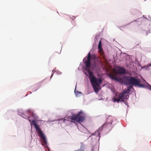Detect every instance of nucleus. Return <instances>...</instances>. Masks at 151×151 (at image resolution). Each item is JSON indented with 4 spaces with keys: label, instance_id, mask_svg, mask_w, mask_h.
Wrapping results in <instances>:
<instances>
[{
    "label": "nucleus",
    "instance_id": "nucleus-4",
    "mask_svg": "<svg viewBox=\"0 0 151 151\" xmlns=\"http://www.w3.org/2000/svg\"><path fill=\"white\" fill-rule=\"evenodd\" d=\"M124 79L125 84L128 85H132L141 87L144 86L143 84L140 83L139 79L136 78L134 77L126 76L124 78Z\"/></svg>",
    "mask_w": 151,
    "mask_h": 151
},
{
    "label": "nucleus",
    "instance_id": "nucleus-9",
    "mask_svg": "<svg viewBox=\"0 0 151 151\" xmlns=\"http://www.w3.org/2000/svg\"><path fill=\"white\" fill-rule=\"evenodd\" d=\"M148 30H145V34L146 35H148V32L150 33L151 32V24L149 25L148 26Z\"/></svg>",
    "mask_w": 151,
    "mask_h": 151
},
{
    "label": "nucleus",
    "instance_id": "nucleus-1",
    "mask_svg": "<svg viewBox=\"0 0 151 151\" xmlns=\"http://www.w3.org/2000/svg\"><path fill=\"white\" fill-rule=\"evenodd\" d=\"M132 88V86H129L127 89H124L121 93H117L115 95L113 99V102H123L126 105L127 103L124 102L125 99H128L129 98V93L130 92L131 89Z\"/></svg>",
    "mask_w": 151,
    "mask_h": 151
},
{
    "label": "nucleus",
    "instance_id": "nucleus-7",
    "mask_svg": "<svg viewBox=\"0 0 151 151\" xmlns=\"http://www.w3.org/2000/svg\"><path fill=\"white\" fill-rule=\"evenodd\" d=\"M87 57L86 58V57L84 58L83 62L85 64L86 66V68L84 69L88 72V70L90 71L89 68L90 67L91 65L90 62L91 56L90 52L88 53Z\"/></svg>",
    "mask_w": 151,
    "mask_h": 151
},
{
    "label": "nucleus",
    "instance_id": "nucleus-19",
    "mask_svg": "<svg viewBox=\"0 0 151 151\" xmlns=\"http://www.w3.org/2000/svg\"><path fill=\"white\" fill-rule=\"evenodd\" d=\"M148 66H151V64H150V65H148Z\"/></svg>",
    "mask_w": 151,
    "mask_h": 151
},
{
    "label": "nucleus",
    "instance_id": "nucleus-2",
    "mask_svg": "<svg viewBox=\"0 0 151 151\" xmlns=\"http://www.w3.org/2000/svg\"><path fill=\"white\" fill-rule=\"evenodd\" d=\"M29 117H28V120L31 123V125H32L35 126L38 135L41 138V141L42 145L45 147H47L46 137L42 132L40 126L36 124V122L35 120H33L32 123L31 120L29 119Z\"/></svg>",
    "mask_w": 151,
    "mask_h": 151
},
{
    "label": "nucleus",
    "instance_id": "nucleus-20",
    "mask_svg": "<svg viewBox=\"0 0 151 151\" xmlns=\"http://www.w3.org/2000/svg\"><path fill=\"white\" fill-rule=\"evenodd\" d=\"M27 111L28 112H29V111H30V110H28Z\"/></svg>",
    "mask_w": 151,
    "mask_h": 151
},
{
    "label": "nucleus",
    "instance_id": "nucleus-16",
    "mask_svg": "<svg viewBox=\"0 0 151 151\" xmlns=\"http://www.w3.org/2000/svg\"><path fill=\"white\" fill-rule=\"evenodd\" d=\"M134 22L135 23H136V24H137V20H135L134 21Z\"/></svg>",
    "mask_w": 151,
    "mask_h": 151
},
{
    "label": "nucleus",
    "instance_id": "nucleus-21",
    "mask_svg": "<svg viewBox=\"0 0 151 151\" xmlns=\"http://www.w3.org/2000/svg\"><path fill=\"white\" fill-rule=\"evenodd\" d=\"M85 74L86 75H87V74H86V73H85Z\"/></svg>",
    "mask_w": 151,
    "mask_h": 151
},
{
    "label": "nucleus",
    "instance_id": "nucleus-15",
    "mask_svg": "<svg viewBox=\"0 0 151 151\" xmlns=\"http://www.w3.org/2000/svg\"><path fill=\"white\" fill-rule=\"evenodd\" d=\"M32 116L33 117H34L35 116V114L33 113H32Z\"/></svg>",
    "mask_w": 151,
    "mask_h": 151
},
{
    "label": "nucleus",
    "instance_id": "nucleus-10",
    "mask_svg": "<svg viewBox=\"0 0 151 151\" xmlns=\"http://www.w3.org/2000/svg\"><path fill=\"white\" fill-rule=\"evenodd\" d=\"M113 119L112 116H109L107 119V121L109 122V123L111 124L112 123V120Z\"/></svg>",
    "mask_w": 151,
    "mask_h": 151
},
{
    "label": "nucleus",
    "instance_id": "nucleus-14",
    "mask_svg": "<svg viewBox=\"0 0 151 151\" xmlns=\"http://www.w3.org/2000/svg\"><path fill=\"white\" fill-rule=\"evenodd\" d=\"M63 120V122H65V120H66V119H62Z\"/></svg>",
    "mask_w": 151,
    "mask_h": 151
},
{
    "label": "nucleus",
    "instance_id": "nucleus-13",
    "mask_svg": "<svg viewBox=\"0 0 151 151\" xmlns=\"http://www.w3.org/2000/svg\"><path fill=\"white\" fill-rule=\"evenodd\" d=\"M74 151H84V150L82 148H80L77 150H75Z\"/></svg>",
    "mask_w": 151,
    "mask_h": 151
},
{
    "label": "nucleus",
    "instance_id": "nucleus-3",
    "mask_svg": "<svg viewBox=\"0 0 151 151\" xmlns=\"http://www.w3.org/2000/svg\"><path fill=\"white\" fill-rule=\"evenodd\" d=\"M88 71L89 78L93 88L95 92H97L99 90L98 89L97 86H99L102 83V80L101 78L98 79L93 76V73L92 72Z\"/></svg>",
    "mask_w": 151,
    "mask_h": 151
},
{
    "label": "nucleus",
    "instance_id": "nucleus-11",
    "mask_svg": "<svg viewBox=\"0 0 151 151\" xmlns=\"http://www.w3.org/2000/svg\"><path fill=\"white\" fill-rule=\"evenodd\" d=\"M97 133H98V135L99 136L100 133L99 132V131L98 130H96L94 133L93 134V135H96Z\"/></svg>",
    "mask_w": 151,
    "mask_h": 151
},
{
    "label": "nucleus",
    "instance_id": "nucleus-18",
    "mask_svg": "<svg viewBox=\"0 0 151 151\" xmlns=\"http://www.w3.org/2000/svg\"><path fill=\"white\" fill-rule=\"evenodd\" d=\"M53 75V74H52L51 75V77H50V78H51L52 77V76Z\"/></svg>",
    "mask_w": 151,
    "mask_h": 151
},
{
    "label": "nucleus",
    "instance_id": "nucleus-12",
    "mask_svg": "<svg viewBox=\"0 0 151 151\" xmlns=\"http://www.w3.org/2000/svg\"><path fill=\"white\" fill-rule=\"evenodd\" d=\"M91 58L93 59H95L96 58V56L94 55H91Z\"/></svg>",
    "mask_w": 151,
    "mask_h": 151
},
{
    "label": "nucleus",
    "instance_id": "nucleus-5",
    "mask_svg": "<svg viewBox=\"0 0 151 151\" xmlns=\"http://www.w3.org/2000/svg\"><path fill=\"white\" fill-rule=\"evenodd\" d=\"M125 70L124 68L119 67L118 69L114 70L113 71L109 74V77L112 80L116 81H118L119 79L117 77L116 75L118 74H124L125 73Z\"/></svg>",
    "mask_w": 151,
    "mask_h": 151
},
{
    "label": "nucleus",
    "instance_id": "nucleus-6",
    "mask_svg": "<svg viewBox=\"0 0 151 151\" xmlns=\"http://www.w3.org/2000/svg\"><path fill=\"white\" fill-rule=\"evenodd\" d=\"M83 114L82 112L81 111L78 114L70 116V119L71 120V122L74 123L76 122L78 123L83 122L85 119V117Z\"/></svg>",
    "mask_w": 151,
    "mask_h": 151
},
{
    "label": "nucleus",
    "instance_id": "nucleus-8",
    "mask_svg": "<svg viewBox=\"0 0 151 151\" xmlns=\"http://www.w3.org/2000/svg\"><path fill=\"white\" fill-rule=\"evenodd\" d=\"M98 49L99 50V52L101 53V55H103L104 52L103 49L101 48V40H100L99 42Z\"/></svg>",
    "mask_w": 151,
    "mask_h": 151
},
{
    "label": "nucleus",
    "instance_id": "nucleus-17",
    "mask_svg": "<svg viewBox=\"0 0 151 151\" xmlns=\"http://www.w3.org/2000/svg\"><path fill=\"white\" fill-rule=\"evenodd\" d=\"M149 89L151 91V86H150Z\"/></svg>",
    "mask_w": 151,
    "mask_h": 151
}]
</instances>
